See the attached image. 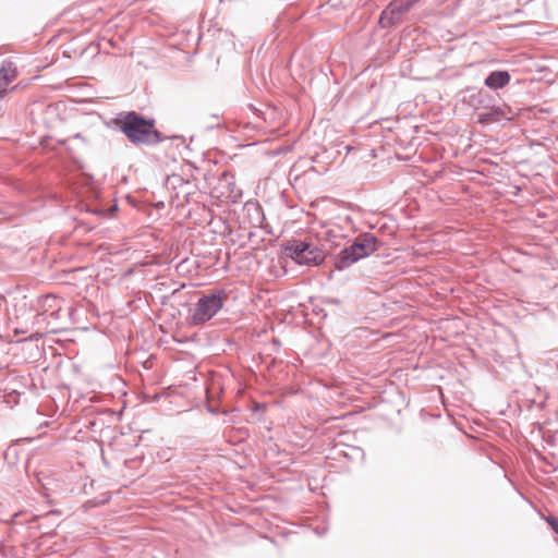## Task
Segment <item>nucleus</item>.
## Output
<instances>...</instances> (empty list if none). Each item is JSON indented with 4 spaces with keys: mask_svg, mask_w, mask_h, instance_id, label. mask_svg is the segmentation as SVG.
I'll use <instances>...</instances> for the list:
<instances>
[{
    "mask_svg": "<svg viewBox=\"0 0 558 558\" xmlns=\"http://www.w3.org/2000/svg\"><path fill=\"white\" fill-rule=\"evenodd\" d=\"M286 255L299 264L319 265L325 259V253L318 246L302 242L291 241L284 247Z\"/></svg>",
    "mask_w": 558,
    "mask_h": 558,
    "instance_id": "obj_3",
    "label": "nucleus"
},
{
    "mask_svg": "<svg viewBox=\"0 0 558 558\" xmlns=\"http://www.w3.org/2000/svg\"><path fill=\"white\" fill-rule=\"evenodd\" d=\"M377 250V240L372 234H363L356 238L354 243L342 250L339 254V259L336 268L341 270L351 266L355 262L364 258Z\"/></svg>",
    "mask_w": 558,
    "mask_h": 558,
    "instance_id": "obj_2",
    "label": "nucleus"
},
{
    "mask_svg": "<svg viewBox=\"0 0 558 558\" xmlns=\"http://www.w3.org/2000/svg\"><path fill=\"white\" fill-rule=\"evenodd\" d=\"M510 81V75L506 71H494L485 80V85L492 89H498L506 86Z\"/></svg>",
    "mask_w": 558,
    "mask_h": 558,
    "instance_id": "obj_6",
    "label": "nucleus"
},
{
    "mask_svg": "<svg viewBox=\"0 0 558 558\" xmlns=\"http://www.w3.org/2000/svg\"><path fill=\"white\" fill-rule=\"evenodd\" d=\"M546 521L551 526V529L558 534V519L547 517Z\"/></svg>",
    "mask_w": 558,
    "mask_h": 558,
    "instance_id": "obj_8",
    "label": "nucleus"
},
{
    "mask_svg": "<svg viewBox=\"0 0 558 558\" xmlns=\"http://www.w3.org/2000/svg\"><path fill=\"white\" fill-rule=\"evenodd\" d=\"M114 124L133 143H150L158 137L154 121L133 111L120 114L114 119Z\"/></svg>",
    "mask_w": 558,
    "mask_h": 558,
    "instance_id": "obj_1",
    "label": "nucleus"
},
{
    "mask_svg": "<svg viewBox=\"0 0 558 558\" xmlns=\"http://www.w3.org/2000/svg\"><path fill=\"white\" fill-rule=\"evenodd\" d=\"M17 70L12 62H5L0 68V97L5 93L7 87L16 78Z\"/></svg>",
    "mask_w": 558,
    "mask_h": 558,
    "instance_id": "obj_5",
    "label": "nucleus"
},
{
    "mask_svg": "<svg viewBox=\"0 0 558 558\" xmlns=\"http://www.w3.org/2000/svg\"><path fill=\"white\" fill-rule=\"evenodd\" d=\"M496 113V111H492L490 113H487V114H481L480 116V122L482 123H488V122H492V121H496L497 119L496 118H493V116Z\"/></svg>",
    "mask_w": 558,
    "mask_h": 558,
    "instance_id": "obj_7",
    "label": "nucleus"
},
{
    "mask_svg": "<svg viewBox=\"0 0 558 558\" xmlns=\"http://www.w3.org/2000/svg\"><path fill=\"white\" fill-rule=\"evenodd\" d=\"M226 299L227 295L222 291L199 299L192 315V323L202 325L209 320L222 307Z\"/></svg>",
    "mask_w": 558,
    "mask_h": 558,
    "instance_id": "obj_4",
    "label": "nucleus"
}]
</instances>
